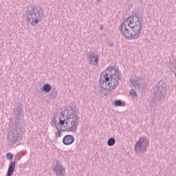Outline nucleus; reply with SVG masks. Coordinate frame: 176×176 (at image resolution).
Returning a JSON list of instances; mask_svg holds the SVG:
<instances>
[{"label": "nucleus", "mask_w": 176, "mask_h": 176, "mask_svg": "<svg viewBox=\"0 0 176 176\" xmlns=\"http://www.w3.org/2000/svg\"><path fill=\"white\" fill-rule=\"evenodd\" d=\"M143 27L138 14L135 12L120 23L119 31L126 39H138Z\"/></svg>", "instance_id": "1"}, {"label": "nucleus", "mask_w": 176, "mask_h": 176, "mask_svg": "<svg viewBox=\"0 0 176 176\" xmlns=\"http://www.w3.org/2000/svg\"><path fill=\"white\" fill-rule=\"evenodd\" d=\"M122 79V74H120L119 69H116L113 67H109L105 69L100 74L99 83L102 89L108 90L109 92L104 93V96H107L111 93V90H113L119 80Z\"/></svg>", "instance_id": "2"}, {"label": "nucleus", "mask_w": 176, "mask_h": 176, "mask_svg": "<svg viewBox=\"0 0 176 176\" xmlns=\"http://www.w3.org/2000/svg\"><path fill=\"white\" fill-rule=\"evenodd\" d=\"M59 122H57L56 119H54L55 124H60L61 127L65 129V131H71L72 133H76L78 130V125L79 124V117H68L65 116V112L62 111L60 113Z\"/></svg>", "instance_id": "3"}, {"label": "nucleus", "mask_w": 176, "mask_h": 176, "mask_svg": "<svg viewBox=\"0 0 176 176\" xmlns=\"http://www.w3.org/2000/svg\"><path fill=\"white\" fill-rule=\"evenodd\" d=\"M27 17L32 27H35L43 18L42 8L38 6H32L30 9H28Z\"/></svg>", "instance_id": "4"}, {"label": "nucleus", "mask_w": 176, "mask_h": 176, "mask_svg": "<svg viewBox=\"0 0 176 176\" xmlns=\"http://www.w3.org/2000/svg\"><path fill=\"white\" fill-rule=\"evenodd\" d=\"M153 94L157 101H162L167 95V84L163 80L157 82L153 88Z\"/></svg>", "instance_id": "5"}, {"label": "nucleus", "mask_w": 176, "mask_h": 176, "mask_svg": "<svg viewBox=\"0 0 176 176\" xmlns=\"http://www.w3.org/2000/svg\"><path fill=\"white\" fill-rule=\"evenodd\" d=\"M149 139L146 138V137L142 136L139 138V140L134 146L135 153H143V155H145L148 148H149Z\"/></svg>", "instance_id": "6"}, {"label": "nucleus", "mask_w": 176, "mask_h": 176, "mask_svg": "<svg viewBox=\"0 0 176 176\" xmlns=\"http://www.w3.org/2000/svg\"><path fill=\"white\" fill-rule=\"evenodd\" d=\"M21 134H23V130H21L20 124L17 123L15 128L11 130V134L8 135L7 140L11 145H14L19 141Z\"/></svg>", "instance_id": "7"}, {"label": "nucleus", "mask_w": 176, "mask_h": 176, "mask_svg": "<svg viewBox=\"0 0 176 176\" xmlns=\"http://www.w3.org/2000/svg\"><path fill=\"white\" fill-rule=\"evenodd\" d=\"M130 82L135 89L138 91H144L146 89V82L145 79L142 77H135L134 79L131 78Z\"/></svg>", "instance_id": "8"}, {"label": "nucleus", "mask_w": 176, "mask_h": 176, "mask_svg": "<svg viewBox=\"0 0 176 176\" xmlns=\"http://www.w3.org/2000/svg\"><path fill=\"white\" fill-rule=\"evenodd\" d=\"M52 170L56 176H65V168L60 164L59 161H56V165Z\"/></svg>", "instance_id": "9"}, {"label": "nucleus", "mask_w": 176, "mask_h": 176, "mask_svg": "<svg viewBox=\"0 0 176 176\" xmlns=\"http://www.w3.org/2000/svg\"><path fill=\"white\" fill-rule=\"evenodd\" d=\"M63 112H65V113L67 112V116L69 118H79V116H78L79 111L76 109V107L69 106L68 109H65Z\"/></svg>", "instance_id": "10"}, {"label": "nucleus", "mask_w": 176, "mask_h": 176, "mask_svg": "<svg viewBox=\"0 0 176 176\" xmlns=\"http://www.w3.org/2000/svg\"><path fill=\"white\" fill-rule=\"evenodd\" d=\"M87 58L89 61V64L92 63V65H97L98 64V54H96L94 52H89L87 54Z\"/></svg>", "instance_id": "11"}, {"label": "nucleus", "mask_w": 176, "mask_h": 176, "mask_svg": "<svg viewBox=\"0 0 176 176\" xmlns=\"http://www.w3.org/2000/svg\"><path fill=\"white\" fill-rule=\"evenodd\" d=\"M75 142V138L72 135H66L63 138V145H72Z\"/></svg>", "instance_id": "12"}, {"label": "nucleus", "mask_w": 176, "mask_h": 176, "mask_svg": "<svg viewBox=\"0 0 176 176\" xmlns=\"http://www.w3.org/2000/svg\"><path fill=\"white\" fill-rule=\"evenodd\" d=\"M14 168H16V161L11 162V164L8 166V169L7 171V175L8 176L13 175V173H14Z\"/></svg>", "instance_id": "13"}, {"label": "nucleus", "mask_w": 176, "mask_h": 176, "mask_svg": "<svg viewBox=\"0 0 176 176\" xmlns=\"http://www.w3.org/2000/svg\"><path fill=\"white\" fill-rule=\"evenodd\" d=\"M14 112L15 113V115L19 118L20 116L23 113V110L21 109V104L19 103L16 105V107H14Z\"/></svg>", "instance_id": "14"}, {"label": "nucleus", "mask_w": 176, "mask_h": 176, "mask_svg": "<svg viewBox=\"0 0 176 176\" xmlns=\"http://www.w3.org/2000/svg\"><path fill=\"white\" fill-rule=\"evenodd\" d=\"M55 126H56V130H58L57 132H55V137L56 138H60L61 137V131H65V130L63 129V126H61V125L58 124H55Z\"/></svg>", "instance_id": "15"}, {"label": "nucleus", "mask_w": 176, "mask_h": 176, "mask_svg": "<svg viewBox=\"0 0 176 176\" xmlns=\"http://www.w3.org/2000/svg\"><path fill=\"white\" fill-rule=\"evenodd\" d=\"M43 91L45 93H50L52 91V86L49 83H46L43 86Z\"/></svg>", "instance_id": "16"}, {"label": "nucleus", "mask_w": 176, "mask_h": 176, "mask_svg": "<svg viewBox=\"0 0 176 176\" xmlns=\"http://www.w3.org/2000/svg\"><path fill=\"white\" fill-rule=\"evenodd\" d=\"M51 90L52 91L50 94V97H51V98H56V97H57V93H58V91L56 88H52Z\"/></svg>", "instance_id": "17"}, {"label": "nucleus", "mask_w": 176, "mask_h": 176, "mask_svg": "<svg viewBox=\"0 0 176 176\" xmlns=\"http://www.w3.org/2000/svg\"><path fill=\"white\" fill-rule=\"evenodd\" d=\"M116 143V140L113 138H111L107 141V145L108 146H113Z\"/></svg>", "instance_id": "18"}, {"label": "nucleus", "mask_w": 176, "mask_h": 176, "mask_svg": "<svg viewBox=\"0 0 176 176\" xmlns=\"http://www.w3.org/2000/svg\"><path fill=\"white\" fill-rule=\"evenodd\" d=\"M122 104H123V101L120 100H118L114 101L115 107H122Z\"/></svg>", "instance_id": "19"}, {"label": "nucleus", "mask_w": 176, "mask_h": 176, "mask_svg": "<svg viewBox=\"0 0 176 176\" xmlns=\"http://www.w3.org/2000/svg\"><path fill=\"white\" fill-rule=\"evenodd\" d=\"M130 94L132 97H138L137 96V91H135V90L134 89H131L130 91Z\"/></svg>", "instance_id": "20"}, {"label": "nucleus", "mask_w": 176, "mask_h": 176, "mask_svg": "<svg viewBox=\"0 0 176 176\" xmlns=\"http://www.w3.org/2000/svg\"><path fill=\"white\" fill-rule=\"evenodd\" d=\"M6 158L8 160H12V159H13V154L12 153H7Z\"/></svg>", "instance_id": "21"}, {"label": "nucleus", "mask_w": 176, "mask_h": 176, "mask_svg": "<svg viewBox=\"0 0 176 176\" xmlns=\"http://www.w3.org/2000/svg\"><path fill=\"white\" fill-rule=\"evenodd\" d=\"M21 159V155H20V154H16L15 155V160L14 162H19V160H20Z\"/></svg>", "instance_id": "22"}, {"label": "nucleus", "mask_w": 176, "mask_h": 176, "mask_svg": "<svg viewBox=\"0 0 176 176\" xmlns=\"http://www.w3.org/2000/svg\"><path fill=\"white\" fill-rule=\"evenodd\" d=\"M100 31H102L104 30V25H101L100 28Z\"/></svg>", "instance_id": "23"}, {"label": "nucleus", "mask_w": 176, "mask_h": 176, "mask_svg": "<svg viewBox=\"0 0 176 176\" xmlns=\"http://www.w3.org/2000/svg\"><path fill=\"white\" fill-rule=\"evenodd\" d=\"M109 46H110V47H112V46H113V43H110Z\"/></svg>", "instance_id": "24"}, {"label": "nucleus", "mask_w": 176, "mask_h": 176, "mask_svg": "<svg viewBox=\"0 0 176 176\" xmlns=\"http://www.w3.org/2000/svg\"><path fill=\"white\" fill-rule=\"evenodd\" d=\"M100 1H101V0H96V2H100Z\"/></svg>", "instance_id": "25"}]
</instances>
